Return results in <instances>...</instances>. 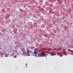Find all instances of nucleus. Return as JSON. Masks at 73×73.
Listing matches in <instances>:
<instances>
[{"label":"nucleus","instance_id":"1","mask_svg":"<svg viewBox=\"0 0 73 73\" xmlns=\"http://www.w3.org/2000/svg\"><path fill=\"white\" fill-rule=\"evenodd\" d=\"M40 54L42 56V57H45L47 55L45 53H44L43 52H42L40 53Z\"/></svg>","mask_w":73,"mask_h":73},{"label":"nucleus","instance_id":"2","mask_svg":"<svg viewBox=\"0 0 73 73\" xmlns=\"http://www.w3.org/2000/svg\"><path fill=\"white\" fill-rule=\"evenodd\" d=\"M33 56L36 57V56H37V52H34V53H33Z\"/></svg>","mask_w":73,"mask_h":73},{"label":"nucleus","instance_id":"3","mask_svg":"<svg viewBox=\"0 0 73 73\" xmlns=\"http://www.w3.org/2000/svg\"><path fill=\"white\" fill-rule=\"evenodd\" d=\"M39 57H42V56L41 55V54H39L38 55Z\"/></svg>","mask_w":73,"mask_h":73},{"label":"nucleus","instance_id":"4","mask_svg":"<svg viewBox=\"0 0 73 73\" xmlns=\"http://www.w3.org/2000/svg\"><path fill=\"white\" fill-rule=\"evenodd\" d=\"M26 56H29V53L27 54H26Z\"/></svg>","mask_w":73,"mask_h":73},{"label":"nucleus","instance_id":"5","mask_svg":"<svg viewBox=\"0 0 73 73\" xmlns=\"http://www.w3.org/2000/svg\"><path fill=\"white\" fill-rule=\"evenodd\" d=\"M27 65V64H26V65Z\"/></svg>","mask_w":73,"mask_h":73}]
</instances>
